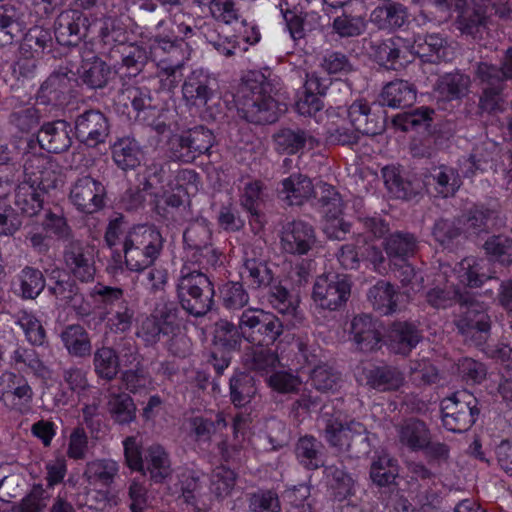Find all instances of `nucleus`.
<instances>
[{"mask_svg": "<svg viewBox=\"0 0 512 512\" xmlns=\"http://www.w3.org/2000/svg\"><path fill=\"white\" fill-rule=\"evenodd\" d=\"M188 260L197 265L191 268L185 264L177 281V297L181 307L195 317L207 314L214 302V285L202 270L215 268L221 263V254L213 245L187 252Z\"/></svg>", "mask_w": 512, "mask_h": 512, "instance_id": "f257e3e1", "label": "nucleus"}, {"mask_svg": "<svg viewBox=\"0 0 512 512\" xmlns=\"http://www.w3.org/2000/svg\"><path fill=\"white\" fill-rule=\"evenodd\" d=\"M270 75L269 69L253 70L243 78L236 102L239 115L248 122L267 124L278 119L280 107Z\"/></svg>", "mask_w": 512, "mask_h": 512, "instance_id": "f03ea898", "label": "nucleus"}, {"mask_svg": "<svg viewBox=\"0 0 512 512\" xmlns=\"http://www.w3.org/2000/svg\"><path fill=\"white\" fill-rule=\"evenodd\" d=\"M321 421L324 425L326 442L340 452H349L360 457L370 451V443L365 426L355 420H346L341 413L323 412Z\"/></svg>", "mask_w": 512, "mask_h": 512, "instance_id": "7ed1b4c3", "label": "nucleus"}, {"mask_svg": "<svg viewBox=\"0 0 512 512\" xmlns=\"http://www.w3.org/2000/svg\"><path fill=\"white\" fill-rule=\"evenodd\" d=\"M163 248L161 233L151 225L130 228L123 240V254L128 270L142 272L159 257Z\"/></svg>", "mask_w": 512, "mask_h": 512, "instance_id": "20e7f679", "label": "nucleus"}, {"mask_svg": "<svg viewBox=\"0 0 512 512\" xmlns=\"http://www.w3.org/2000/svg\"><path fill=\"white\" fill-rule=\"evenodd\" d=\"M243 339L255 346H269L283 334L282 321L272 312L247 308L240 315Z\"/></svg>", "mask_w": 512, "mask_h": 512, "instance_id": "39448f33", "label": "nucleus"}, {"mask_svg": "<svg viewBox=\"0 0 512 512\" xmlns=\"http://www.w3.org/2000/svg\"><path fill=\"white\" fill-rule=\"evenodd\" d=\"M478 400L468 391H458L441 402L442 423L455 433L466 432L479 415Z\"/></svg>", "mask_w": 512, "mask_h": 512, "instance_id": "423d86ee", "label": "nucleus"}, {"mask_svg": "<svg viewBox=\"0 0 512 512\" xmlns=\"http://www.w3.org/2000/svg\"><path fill=\"white\" fill-rule=\"evenodd\" d=\"M465 341L481 346L489 337L491 321L483 303L464 298L460 302L459 318L456 322Z\"/></svg>", "mask_w": 512, "mask_h": 512, "instance_id": "0eeeda50", "label": "nucleus"}, {"mask_svg": "<svg viewBox=\"0 0 512 512\" xmlns=\"http://www.w3.org/2000/svg\"><path fill=\"white\" fill-rule=\"evenodd\" d=\"M63 263L67 273L81 282H90L96 273L95 249L79 240H68L63 249Z\"/></svg>", "mask_w": 512, "mask_h": 512, "instance_id": "6e6552de", "label": "nucleus"}, {"mask_svg": "<svg viewBox=\"0 0 512 512\" xmlns=\"http://www.w3.org/2000/svg\"><path fill=\"white\" fill-rule=\"evenodd\" d=\"M349 294L350 285L345 276L328 273L316 279L312 298L318 307L334 311L347 301Z\"/></svg>", "mask_w": 512, "mask_h": 512, "instance_id": "1a4fd4ad", "label": "nucleus"}, {"mask_svg": "<svg viewBox=\"0 0 512 512\" xmlns=\"http://www.w3.org/2000/svg\"><path fill=\"white\" fill-rule=\"evenodd\" d=\"M214 140L211 130L198 126L175 135L170 141V146L175 158L183 162H191L199 155L208 152Z\"/></svg>", "mask_w": 512, "mask_h": 512, "instance_id": "9d476101", "label": "nucleus"}, {"mask_svg": "<svg viewBox=\"0 0 512 512\" xmlns=\"http://www.w3.org/2000/svg\"><path fill=\"white\" fill-rule=\"evenodd\" d=\"M77 139L89 147L105 143L110 132L109 120L97 109H89L79 114L74 121Z\"/></svg>", "mask_w": 512, "mask_h": 512, "instance_id": "9b49d317", "label": "nucleus"}, {"mask_svg": "<svg viewBox=\"0 0 512 512\" xmlns=\"http://www.w3.org/2000/svg\"><path fill=\"white\" fill-rule=\"evenodd\" d=\"M217 79L203 68L192 70L182 85V95L186 103L193 106H205L215 95Z\"/></svg>", "mask_w": 512, "mask_h": 512, "instance_id": "f8f14e48", "label": "nucleus"}, {"mask_svg": "<svg viewBox=\"0 0 512 512\" xmlns=\"http://www.w3.org/2000/svg\"><path fill=\"white\" fill-rule=\"evenodd\" d=\"M0 385V399L13 410L25 412L29 409L34 391L23 375L5 372L0 376Z\"/></svg>", "mask_w": 512, "mask_h": 512, "instance_id": "ddd939ff", "label": "nucleus"}, {"mask_svg": "<svg viewBox=\"0 0 512 512\" xmlns=\"http://www.w3.org/2000/svg\"><path fill=\"white\" fill-rule=\"evenodd\" d=\"M105 188L90 176L78 179L70 191V199L79 211L94 213L103 207Z\"/></svg>", "mask_w": 512, "mask_h": 512, "instance_id": "4468645a", "label": "nucleus"}, {"mask_svg": "<svg viewBox=\"0 0 512 512\" xmlns=\"http://www.w3.org/2000/svg\"><path fill=\"white\" fill-rule=\"evenodd\" d=\"M427 192L434 197L448 198L456 194L462 185L458 171L446 165L431 168L423 179Z\"/></svg>", "mask_w": 512, "mask_h": 512, "instance_id": "2eb2a0df", "label": "nucleus"}, {"mask_svg": "<svg viewBox=\"0 0 512 512\" xmlns=\"http://www.w3.org/2000/svg\"><path fill=\"white\" fill-rule=\"evenodd\" d=\"M315 240L314 229L303 221L288 222L283 226L280 236L283 251L294 255L306 254Z\"/></svg>", "mask_w": 512, "mask_h": 512, "instance_id": "dca6fc26", "label": "nucleus"}, {"mask_svg": "<svg viewBox=\"0 0 512 512\" xmlns=\"http://www.w3.org/2000/svg\"><path fill=\"white\" fill-rule=\"evenodd\" d=\"M350 335L356 347L363 352L378 349L382 341L379 322L367 314H360L352 319Z\"/></svg>", "mask_w": 512, "mask_h": 512, "instance_id": "f3484780", "label": "nucleus"}, {"mask_svg": "<svg viewBox=\"0 0 512 512\" xmlns=\"http://www.w3.org/2000/svg\"><path fill=\"white\" fill-rule=\"evenodd\" d=\"M88 18L77 9L62 11L56 20L55 34L62 45H76L85 35Z\"/></svg>", "mask_w": 512, "mask_h": 512, "instance_id": "a211bd4d", "label": "nucleus"}, {"mask_svg": "<svg viewBox=\"0 0 512 512\" xmlns=\"http://www.w3.org/2000/svg\"><path fill=\"white\" fill-rule=\"evenodd\" d=\"M74 72L67 68L54 71L41 85L38 98L44 104L61 105L71 90Z\"/></svg>", "mask_w": 512, "mask_h": 512, "instance_id": "6ab92c4d", "label": "nucleus"}, {"mask_svg": "<svg viewBox=\"0 0 512 512\" xmlns=\"http://www.w3.org/2000/svg\"><path fill=\"white\" fill-rule=\"evenodd\" d=\"M359 380L380 392L398 390L404 383L403 374L390 366H370L362 369Z\"/></svg>", "mask_w": 512, "mask_h": 512, "instance_id": "aec40b11", "label": "nucleus"}, {"mask_svg": "<svg viewBox=\"0 0 512 512\" xmlns=\"http://www.w3.org/2000/svg\"><path fill=\"white\" fill-rule=\"evenodd\" d=\"M275 149L282 154L293 155L305 148L313 149L318 146V140L300 128H283L273 136Z\"/></svg>", "mask_w": 512, "mask_h": 512, "instance_id": "412c9836", "label": "nucleus"}, {"mask_svg": "<svg viewBox=\"0 0 512 512\" xmlns=\"http://www.w3.org/2000/svg\"><path fill=\"white\" fill-rule=\"evenodd\" d=\"M40 147L50 153L66 151L72 143L70 126L64 120L44 124L37 135Z\"/></svg>", "mask_w": 512, "mask_h": 512, "instance_id": "4be33fe9", "label": "nucleus"}, {"mask_svg": "<svg viewBox=\"0 0 512 512\" xmlns=\"http://www.w3.org/2000/svg\"><path fill=\"white\" fill-rule=\"evenodd\" d=\"M326 85L315 74L307 75L303 91L299 93L295 102L296 111L303 116H313L324 107L322 96Z\"/></svg>", "mask_w": 512, "mask_h": 512, "instance_id": "5701e85b", "label": "nucleus"}, {"mask_svg": "<svg viewBox=\"0 0 512 512\" xmlns=\"http://www.w3.org/2000/svg\"><path fill=\"white\" fill-rule=\"evenodd\" d=\"M183 42L174 31L156 34L150 44V57L154 62H182Z\"/></svg>", "mask_w": 512, "mask_h": 512, "instance_id": "b1692460", "label": "nucleus"}, {"mask_svg": "<svg viewBox=\"0 0 512 512\" xmlns=\"http://www.w3.org/2000/svg\"><path fill=\"white\" fill-rule=\"evenodd\" d=\"M188 436L199 447L208 446L212 436L227 427V421L223 413H218L212 420L201 415L192 416L187 420Z\"/></svg>", "mask_w": 512, "mask_h": 512, "instance_id": "393cba45", "label": "nucleus"}, {"mask_svg": "<svg viewBox=\"0 0 512 512\" xmlns=\"http://www.w3.org/2000/svg\"><path fill=\"white\" fill-rule=\"evenodd\" d=\"M459 283L468 287H480L492 278L486 259L467 257L460 261L453 270Z\"/></svg>", "mask_w": 512, "mask_h": 512, "instance_id": "a878e982", "label": "nucleus"}, {"mask_svg": "<svg viewBox=\"0 0 512 512\" xmlns=\"http://www.w3.org/2000/svg\"><path fill=\"white\" fill-rule=\"evenodd\" d=\"M388 347L395 354L408 355L419 343L417 328L406 322L392 324L388 332Z\"/></svg>", "mask_w": 512, "mask_h": 512, "instance_id": "bb28decb", "label": "nucleus"}, {"mask_svg": "<svg viewBox=\"0 0 512 512\" xmlns=\"http://www.w3.org/2000/svg\"><path fill=\"white\" fill-rule=\"evenodd\" d=\"M50 280H55L48 287L49 292L63 304L76 308L82 302L79 288L70 275H64L59 268H55L49 274Z\"/></svg>", "mask_w": 512, "mask_h": 512, "instance_id": "cd10ccee", "label": "nucleus"}, {"mask_svg": "<svg viewBox=\"0 0 512 512\" xmlns=\"http://www.w3.org/2000/svg\"><path fill=\"white\" fill-rule=\"evenodd\" d=\"M380 98L382 105L403 109L414 104L416 101V90L409 82L396 80L384 86Z\"/></svg>", "mask_w": 512, "mask_h": 512, "instance_id": "c85d7f7f", "label": "nucleus"}, {"mask_svg": "<svg viewBox=\"0 0 512 512\" xmlns=\"http://www.w3.org/2000/svg\"><path fill=\"white\" fill-rule=\"evenodd\" d=\"M60 339L68 354L72 357L84 358L91 354V339L82 325H68L61 332Z\"/></svg>", "mask_w": 512, "mask_h": 512, "instance_id": "c756f323", "label": "nucleus"}, {"mask_svg": "<svg viewBox=\"0 0 512 512\" xmlns=\"http://www.w3.org/2000/svg\"><path fill=\"white\" fill-rule=\"evenodd\" d=\"M145 473H149L150 479L155 483L164 482L172 473L171 462L165 449L153 444L145 451Z\"/></svg>", "mask_w": 512, "mask_h": 512, "instance_id": "7c9ffc66", "label": "nucleus"}, {"mask_svg": "<svg viewBox=\"0 0 512 512\" xmlns=\"http://www.w3.org/2000/svg\"><path fill=\"white\" fill-rule=\"evenodd\" d=\"M447 42L439 34L417 36L409 43L408 52L430 61H440L447 57Z\"/></svg>", "mask_w": 512, "mask_h": 512, "instance_id": "2f4dec72", "label": "nucleus"}, {"mask_svg": "<svg viewBox=\"0 0 512 512\" xmlns=\"http://www.w3.org/2000/svg\"><path fill=\"white\" fill-rule=\"evenodd\" d=\"M47 187L48 185L20 182L15 190L16 206L28 216L38 214L42 209V195Z\"/></svg>", "mask_w": 512, "mask_h": 512, "instance_id": "473e14b6", "label": "nucleus"}, {"mask_svg": "<svg viewBox=\"0 0 512 512\" xmlns=\"http://www.w3.org/2000/svg\"><path fill=\"white\" fill-rule=\"evenodd\" d=\"M408 48L409 42L399 36L376 41L371 45L375 60L387 68H393L401 54L404 50L408 51Z\"/></svg>", "mask_w": 512, "mask_h": 512, "instance_id": "72a5a7b5", "label": "nucleus"}, {"mask_svg": "<svg viewBox=\"0 0 512 512\" xmlns=\"http://www.w3.org/2000/svg\"><path fill=\"white\" fill-rule=\"evenodd\" d=\"M407 19V9L399 3L376 7L370 15V21L382 30L398 29L406 23Z\"/></svg>", "mask_w": 512, "mask_h": 512, "instance_id": "f704fd0d", "label": "nucleus"}, {"mask_svg": "<svg viewBox=\"0 0 512 512\" xmlns=\"http://www.w3.org/2000/svg\"><path fill=\"white\" fill-rule=\"evenodd\" d=\"M250 252H246L242 269L240 271L241 278L248 282L254 288H263L271 285L273 281V273L267 266L264 259L250 257Z\"/></svg>", "mask_w": 512, "mask_h": 512, "instance_id": "c9c22d12", "label": "nucleus"}, {"mask_svg": "<svg viewBox=\"0 0 512 512\" xmlns=\"http://www.w3.org/2000/svg\"><path fill=\"white\" fill-rule=\"evenodd\" d=\"M496 218V211L483 206H473L458 219V222L463 227V233L473 235L494 227Z\"/></svg>", "mask_w": 512, "mask_h": 512, "instance_id": "e433bc0d", "label": "nucleus"}, {"mask_svg": "<svg viewBox=\"0 0 512 512\" xmlns=\"http://www.w3.org/2000/svg\"><path fill=\"white\" fill-rule=\"evenodd\" d=\"M119 473V464L113 459H95L86 464L84 477L91 485L109 487Z\"/></svg>", "mask_w": 512, "mask_h": 512, "instance_id": "4c0bfd02", "label": "nucleus"}, {"mask_svg": "<svg viewBox=\"0 0 512 512\" xmlns=\"http://www.w3.org/2000/svg\"><path fill=\"white\" fill-rule=\"evenodd\" d=\"M314 192L311 180L302 174H292L282 181L280 193L290 205H301Z\"/></svg>", "mask_w": 512, "mask_h": 512, "instance_id": "58836bf2", "label": "nucleus"}, {"mask_svg": "<svg viewBox=\"0 0 512 512\" xmlns=\"http://www.w3.org/2000/svg\"><path fill=\"white\" fill-rule=\"evenodd\" d=\"M322 444L313 436L301 437L295 447L298 462L308 470H316L324 466Z\"/></svg>", "mask_w": 512, "mask_h": 512, "instance_id": "ea45409f", "label": "nucleus"}, {"mask_svg": "<svg viewBox=\"0 0 512 512\" xmlns=\"http://www.w3.org/2000/svg\"><path fill=\"white\" fill-rule=\"evenodd\" d=\"M107 410L111 419L119 424H130L136 419V405L131 396L125 392L110 393Z\"/></svg>", "mask_w": 512, "mask_h": 512, "instance_id": "a19ab883", "label": "nucleus"}, {"mask_svg": "<svg viewBox=\"0 0 512 512\" xmlns=\"http://www.w3.org/2000/svg\"><path fill=\"white\" fill-rule=\"evenodd\" d=\"M152 314L164 329V335L175 336L180 331L183 317L176 302L162 299L156 304Z\"/></svg>", "mask_w": 512, "mask_h": 512, "instance_id": "79ce46f5", "label": "nucleus"}, {"mask_svg": "<svg viewBox=\"0 0 512 512\" xmlns=\"http://www.w3.org/2000/svg\"><path fill=\"white\" fill-rule=\"evenodd\" d=\"M384 184L389 193L398 199H411L419 192V187L406 181L400 170L395 166H386L382 169Z\"/></svg>", "mask_w": 512, "mask_h": 512, "instance_id": "37998d69", "label": "nucleus"}, {"mask_svg": "<svg viewBox=\"0 0 512 512\" xmlns=\"http://www.w3.org/2000/svg\"><path fill=\"white\" fill-rule=\"evenodd\" d=\"M417 248L416 238L410 233L395 232L389 235L384 242L387 256L392 260L406 261L414 255Z\"/></svg>", "mask_w": 512, "mask_h": 512, "instance_id": "c03bdc74", "label": "nucleus"}, {"mask_svg": "<svg viewBox=\"0 0 512 512\" xmlns=\"http://www.w3.org/2000/svg\"><path fill=\"white\" fill-rule=\"evenodd\" d=\"M430 433L424 422L409 420L399 429L400 442L412 451L423 450L428 444Z\"/></svg>", "mask_w": 512, "mask_h": 512, "instance_id": "a18cd8bd", "label": "nucleus"}, {"mask_svg": "<svg viewBox=\"0 0 512 512\" xmlns=\"http://www.w3.org/2000/svg\"><path fill=\"white\" fill-rule=\"evenodd\" d=\"M77 73L85 84L97 89L107 84L111 69L103 60L94 57L91 60H84Z\"/></svg>", "mask_w": 512, "mask_h": 512, "instance_id": "49530a36", "label": "nucleus"}, {"mask_svg": "<svg viewBox=\"0 0 512 512\" xmlns=\"http://www.w3.org/2000/svg\"><path fill=\"white\" fill-rule=\"evenodd\" d=\"M367 297L374 309L385 315L391 314L397 309V294L388 282L378 281L369 289Z\"/></svg>", "mask_w": 512, "mask_h": 512, "instance_id": "de8ad7c7", "label": "nucleus"}, {"mask_svg": "<svg viewBox=\"0 0 512 512\" xmlns=\"http://www.w3.org/2000/svg\"><path fill=\"white\" fill-rule=\"evenodd\" d=\"M470 79L461 73H449L440 77L436 84V92L443 100H453L464 96L469 88Z\"/></svg>", "mask_w": 512, "mask_h": 512, "instance_id": "09e8293b", "label": "nucleus"}, {"mask_svg": "<svg viewBox=\"0 0 512 512\" xmlns=\"http://www.w3.org/2000/svg\"><path fill=\"white\" fill-rule=\"evenodd\" d=\"M398 475L397 460L386 453L380 454L371 464L370 477L378 486H388L394 483Z\"/></svg>", "mask_w": 512, "mask_h": 512, "instance_id": "8fccbe9b", "label": "nucleus"}, {"mask_svg": "<svg viewBox=\"0 0 512 512\" xmlns=\"http://www.w3.org/2000/svg\"><path fill=\"white\" fill-rule=\"evenodd\" d=\"M256 392L255 381L251 375L238 373L230 379L231 401L236 407L250 403Z\"/></svg>", "mask_w": 512, "mask_h": 512, "instance_id": "3c124183", "label": "nucleus"}, {"mask_svg": "<svg viewBox=\"0 0 512 512\" xmlns=\"http://www.w3.org/2000/svg\"><path fill=\"white\" fill-rule=\"evenodd\" d=\"M19 292L24 299H35L44 290L46 280L42 272L34 267H24L17 276Z\"/></svg>", "mask_w": 512, "mask_h": 512, "instance_id": "603ef678", "label": "nucleus"}, {"mask_svg": "<svg viewBox=\"0 0 512 512\" xmlns=\"http://www.w3.org/2000/svg\"><path fill=\"white\" fill-rule=\"evenodd\" d=\"M211 237L212 231L206 219H198L190 223L183 234L187 252L212 245Z\"/></svg>", "mask_w": 512, "mask_h": 512, "instance_id": "864d4df0", "label": "nucleus"}, {"mask_svg": "<svg viewBox=\"0 0 512 512\" xmlns=\"http://www.w3.org/2000/svg\"><path fill=\"white\" fill-rule=\"evenodd\" d=\"M237 474L226 466L216 467L210 475L211 493L218 499L228 497L235 487Z\"/></svg>", "mask_w": 512, "mask_h": 512, "instance_id": "5fc2aeb1", "label": "nucleus"}, {"mask_svg": "<svg viewBox=\"0 0 512 512\" xmlns=\"http://www.w3.org/2000/svg\"><path fill=\"white\" fill-rule=\"evenodd\" d=\"M93 364L96 374L106 380L114 379L120 367L115 350L105 346L94 352Z\"/></svg>", "mask_w": 512, "mask_h": 512, "instance_id": "6e6d98bb", "label": "nucleus"}, {"mask_svg": "<svg viewBox=\"0 0 512 512\" xmlns=\"http://www.w3.org/2000/svg\"><path fill=\"white\" fill-rule=\"evenodd\" d=\"M51 498L48 488L34 484L30 492L12 507V512H43Z\"/></svg>", "mask_w": 512, "mask_h": 512, "instance_id": "4d7b16f0", "label": "nucleus"}, {"mask_svg": "<svg viewBox=\"0 0 512 512\" xmlns=\"http://www.w3.org/2000/svg\"><path fill=\"white\" fill-rule=\"evenodd\" d=\"M315 196L318 198L323 213L325 215H341L343 211V201L338 191L330 184L319 182L314 188Z\"/></svg>", "mask_w": 512, "mask_h": 512, "instance_id": "13d9d810", "label": "nucleus"}, {"mask_svg": "<svg viewBox=\"0 0 512 512\" xmlns=\"http://www.w3.org/2000/svg\"><path fill=\"white\" fill-rule=\"evenodd\" d=\"M11 360L16 366L24 365L37 377L47 378L50 375L49 368L39 358L34 349L18 347L13 351Z\"/></svg>", "mask_w": 512, "mask_h": 512, "instance_id": "bf43d9fd", "label": "nucleus"}, {"mask_svg": "<svg viewBox=\"0 0 512 512\" xmlns=\"http://www.w3.org/2000/svg\"><path fill=\"white\" fill-rule=\"evenodd\" d=\"M113 159L121 169L127 170L140 164L141 152L135 142L121 139L113 147Z\"/></svg>", "mask_w": 512, "mask_h": 512, "instance_id": "052dcab7", "label": "nucleus"}, {"mask_svg": "<svg viewBox=\"0 0 512 512\" xmlns=\"http://www.w3.org/2000/svg\"><path fill=\"white\" fill-rule=\"evenodd\" d=\"M222 305L230 311L240 310L248 305L249 294L239 282H228L220 289Z\"/></svg>", "mask_w": 512, "mask_h": 512, "instance_id": "680f3d73", "label": "nucleus"}, {"mask_svg": "<svg viewBox=\"0 0 512 512\" xmlns=\"http://www.w3.org/2000/svg\"><path fill=\"white\" fill-rule=\"evenodd\" d=\"M216 343L221 344L228 350H234L240 347L243 336L241 333L240 318L238 324L235 325L227 320H220L215 325Z\"/></svg>", "mask_w": 512, "mask_h": 512, "instance_id": "e2e57ef3", "label": "nucleus"}, {"mask_svg": "<svg viewBox=\"0 0 512 512\" xmlns=\"http://www.w3.org/2000/svg\"><path fill=\"white\" fill-rule=\"evenodd\" d=\"M246 366L259 373H269L279 365L278 355L271 349L257 348L245 357Z\"/></svg>", "mask_w": 512, "mask_h": 512, "instance_id": "0e129e2a", "label": "nucleus"}, {"mask_svg": "<svg viewBox=\"0 0 512 512\" xmlns=\"http://www.w3.org/2000/svg\"><path fill=\"white\" fill-rule=\"evenodd\" d=\"M171 177L172 170L168 161H152L145 169V188L156 189L160 186V189H162L165 187V183L168 186L170 185Z\"/></svg>", "mask_w": 512, "mask_h": 512, "instance_id": "69168bd1", "label": "nucleus"}, {"mask_svg": "<svg viewBox=\"0 0 512 512\" xmlns=\"http://www.w3.org/2000/svg\"><path fill=\"white\" fill-rule=\"evenodd\" d=\"M134 319V310L127 302H121L116 309L111 308L107 313L106 326L114 333H125L130 330Z\"/></svg>", "mask_w": 512, "mask_h": 512, "instance_id": "338daca9", "label": "nucleus"}, {"mask_svg": "<svg viewBox=\"0 0 512 512\" xmlns=\"http://www.w3.org/2000/svg\"><path fill=\"white\" fill-rule=\"evenodd\" d=\"M208 8L212 18L225 25H232L241 20V14L233 0H210Z\"/></svg>", "mask_w": 512, "mask_h": 512, "instance_id": "774afa93", "label": "nucleus"}]
</instances>
